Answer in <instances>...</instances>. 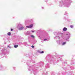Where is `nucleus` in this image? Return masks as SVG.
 <instances>
[{"instance_id":"obj_1","label":"nucleus","mask_w":75,"mask_h":75,"mask_svg":"<svg viewBox=\"0 0 75 75\" xmlns=\"http://www.w3.org/2000/svg\"><path fill=\"white\" fill-rule=\"evenodd\" d=\"M33 26V24H32L30 26H26V27L27 28H31Z\"/></svg>"},{"instance_id":"obj_2","label":"nucleus","mask_w":75,"mask_h":75,"mask_svg":"<svg viewBox=\"0 0 75 75\" xmlns=\"http://www.w3.org/2000/svg\"><path fill=\"white\" fill-rule=\"evenodd\" d=\"M68 30V29L66 28H63V30L64 31H66Z\"/></svg>"},{"instance_id":"obj_3","label":"nucleus","mask_w":75,"mask_h":75,"mask_svg":"<svg viewBox=\"0 0 75 75\" xmlns=\"http://www.w3.org/2000/svg\"><path fill=\"white\" fill-rule=\"evenodd\" d=\"M18 45H15L14 46V48H17V47H18Z\"/></svg>"},{"instance_id":"obj_4","label":"nucleus","mask_w":75,"mask_h":75,"mask_svg":"<svg viewBox=\"0 0 75 75\" xmlns=\"http://www.w3.org/2000/svg\"><path fill=\"white\" fill-rule=\"evenodd\" d=\"M7 34L8 35L10 36L11 35V33L10 32H9Z\"/></svg>"},{"instance_id":"obj_5","label":"nucleus","mask_w":75,"mask_h":75,"mask_svg":"<svg viewBox=\"0 0 75 75\" xmlns=\"http://www.w3.org/2000/svg\"><path fill=\"white\" fill-rule=\"evenodd\" d=\"M24 27H22L21 28H19V30H22V29H23V28H24Z\"/></svg>"},{"instance_id":"obj_6","label":"nucleus","mask_w":75,"mask_h":75,"mask_svg":"<svg viewBox=\"0 0 75 75\" xmlns=\"http://www.w3.org/2000/svg\"><path fill=\"white\" fill-rule=\"evenodd\" d=\"M31 37H32V38H34V36L33 35H31Z\"/></svg>"},{"instance_id":"obj_7","label":"nucleus","mask_w":75,"mask_h":75,"mask_svg":"<svg viewBox=\"0 0 75 75\" xmlns=\"http://www.w3.org/2000/svg\"><path fill=\"white\" fill-rule=\"evenodd\" d=\"M65 44H66V42H64L62 44V45H64Z\"/></svg>"},{"instance_id":"obj_8","label":"nucleus","mask_w":75,"mask_h":75,"mask_svg":"<svg viewBox=\"0 0 75 75\" xmlns=\"http://www.w3.org/2000/svg\"><path fill=\"white\" fill-rule=\"evenodd\" d=\"M44 51H42L40 52L41 54H43V53H44Z\"/></svg>"},{"instance_id":"obj_9","label":"nucleus","mask_w":75,"mask_h":75,"mask_svg":"<svg viewBox=\"0 0 75 75\" xmlns=\"http://www.w3.org/2000/svg\"><path fill=\"white\" fill-rule=\"evenodd\" d=\"M70 27L71 28H72L73 27V26L72 25H71L70 26Z\"/></svg>"},{"instance_id":"obj_10","label":"nucleus","mask_w":75,"mask_h":75,"mask_svg":"<svg viewBox=\"0 0 75 75\" xmlns=\"http://www.w3.org/2000/svg\"><path fill=\"white\" fill-rule=\"evenodd\" d=\"M32 48H34V46L33 45H32Z\"/></svg>"},{"instance_id":"obj_11","label":"nucleus","mask_w":75,"mask_h":75,"mask_svg":"<svg viewBox=\"0 0 75 75\" xmlns=\"http://www.w3.org/2000/svg\"><path fill=\"white\" fill-rule=\"evenodd\" d=\"M47 39H45L44 40V41H46V40H47Z\"/></svg>"},{"instance_id":"obj_12","label":"nucleus","mask_w":75,"mask_h":75,"mask_svg":"<svg viewBox=\"0 0 75 75\" xmlns=\"http://www.w3.org/2000/svg\"><path fill=\"white\" fill-rule=\"evenodd\" d=\"M32 33H34V31H32Z\"/></svg>"},{"instance_id":"obj_13","label":"nucleus","mask_w":75,"mask_h":75,"mask_svg":"<svg viewBox=\"0 0 75 75\" xmlns=\"http://www.w3.org/2000/svg\"><path fill=\"white\" fill-rule=\"evenodd\" d=\"M13 29H11V31H13Z\"/></svg>"}]
</instances>
